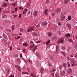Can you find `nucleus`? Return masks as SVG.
<instances>
[{"label": "nucleus", "instance_id": "obj_1", "mask_svg": "<svg viewBox=\"0 0 77 77\" xmlns=\"http://www.w3.org/2000/svg\"><path fill=\"white\" fill-rule=\"evenodd\" d=\"M64 41V38H62L61 39H59V40L58 41L57 44H60V43H62V44H63Z\"/></svg>", "mask_w": 77, "mask_h": 77}, {"label": "nucleus", "instance_id": "obj_2", "mask_svg": "<svg viewBox=\"0 0 77 77\" xmlns=\"http://www.w3.org/2000/svg\"><path fill=\"white\" fill-rule=\"evenodd\" d=\"M35 29V28H34V26H31L27 30V32H30L32 31V30H34Z\"/></svg>", "mask_w": 77, "mask_h": 77}, {"label": "nucleus", "instance_id": "obj_3", "mask_svg": "<svg viewBox=\"0 0 77 77\" xmlns=\"http://www.w3.org/2000/svg\"><path fill=\"white\" fill-rule=\"evenodd\" d=\"M63 15V14L62 13H61V15H60V17H61V20L62 21H63V20H64V19H65V16Z\"/></svg>", "mask_w": 77, "mask_h": 77}, {"label": "nucleus", "instance_id": "obj_4", "mask_svg": "<svg viewBox=\"0 0 77 77\" xmlns=\"http://www.w3.org/2000/svg\"><path fill=\"white\" fill-rule=\"evenodd\" d=\"M67 27L69 30H70L71 29V24L69 23H68L67 24Z\"/></svg>", "mask_w": 77, "mask_h": 77}, {"label": "nucleus", "instance_id": "obj_5", "mask_svg": "<svg viewBox=\"0 0 77 77\" xmlns=\"http://www.w3.org/2000/svg\"><path fill=\"white\" fill-rule=\"evenodd\" d=\"M65 72L64 71L60 73V75L61 76L63 77L65 76Z\"/></svg>", "mask_w": 77, "mask_h": 77}, {"label": "nucleus", "instance_id": "obj_6", "mask_svg": "<svg viewBox=\"0 0 77 77\" xmlns=\"http://www.w3.org/2000/svg\"><path fill=\"white\" fill-rule=\"evenodd\" d=\"M47 22L46 21H44L42 23V26H46V25H47Z\"/></svg>", "mask_w": 77, "mask_h": 77}, {"label": "nucleus", "instance_id": "obj_7", "mask_svg": "<svg viewBox=\"0 0 77 77\" xmlns=\"http://www.w3.org/2000/svg\"><path fill=\"white\" fill-rule=\"evenodd\" d=\"M65 35L66 38H69V37H70V36H71V35L70 34H69V33L65 34Z\"/></svg>", "mask_w": 77, "mask_h": 77}, {"label": "nucleus", "instance_id": "obj_8", "mask_svg": "<svg viewBox=\"0 0 77 77\" xmlns=\"http://www.w3.org/2000/svg\"><path fill=\"white\" fill-rule=\"evenodd\" d=\"M37 14L38 11H34L33 13L34 16V17H36V16L37 15Z\"/></svg>", "mask_w": 77, "mask_h": 77}, {"label": "nucleus", "instance_id": "obj_9", "mask_svg": "<svg viewBox=\"0 0 77 77\" xmlns=\"http://www.w3.org/2000/svg\"><path fill=\"white\" fill-rule=\"evenodd\" d=\"M2 17L3 18H6L7 17V16L5 14H3L2 15Z\"/></svg>", "mask_w": 77, "mask_h": 77}, {"label": "nucleus", "instance_id": "obj_10", "mask_svg": "<svg viewBox=\"0 0 77 77\" xmlns=\"http://www.w3.org/2000/svg\"><path fill=\"white\" fill-rule=\"evenodd\" d=\"M68 72L69 74L72 72V69H71V68H69V69H68Z\"/></svg>", "mask_w": 77, "mask_h": 77}, {"label": "nucleus", "instance_id": "obj_11", "mask_svg": "<svg viewBox=\"0 0 77 77\" xmlns=\"http://www.w3.org/2000/svg\"><path fill=\"white\" fill-rule=\"evenodd\" d=\"M37 48H38L37 46H35V47H34V48L32 49V51L33 52H35V51L36 50V49H37Z\"/></svg>", "mask_w": 77, "mask_h": 77}, {"label": "nucleus", "instance_id": "obj_12", "mask_svg": "<svg viewBox=\"0 0 77 77\" xmlns=\"http://www.w3.org/2000/svg\"><path fill=\"white\" fill-rule=\"evenodd\" d=\"M40 71L41 72H44V69H43V68H42L40 70Z\"/></svg>", "mask_w": 77, "mask_h": 77}, {"label": "nucleus", "instance_id": "obj_13", "mask_svg": "<svg viewBox=\"0 0 77 77\" xmlns=\"http://www.w3.org/2000/svg\"><path fill=\"white\" fill-rule=\"evenodd\" d=\"M31 75L32 77H36V75L33 73H31Z\"/></svg>", "mask_w": 77, "mask_h": 77}, {"label": "nucleus", "instance_id": "obj_14", "mask_svg": "<svg viewBox=\"0 0 77 77\" xmlns=\"http://www.w3.org/2000/svg\"><path fill=\"white\" fill-rule=\"evenodd\" d=\"M32 34L34 36H38V34L36 32H33Z\"/></svg>", "mask_w": 77, "mask_h": 77}, {"label": "nucleus", "instance_id": "obj_15", "mask_svg": "<svg viewBox=\"0 0 77 77\" xmlns=\"http://www.w3.org/2000/svg\"><path fill=\"white\" fill-rule=\"evenodd\" d=\"M63 66L64 67V68H65L66 67V63H63Z\"/></svg>", "mask_w": 77, "mask_h": 77}, {"label": "nucleus", "instance_id": "obj_16", "mask_svg": "<svg viewBox=\"0 0 77 77\" xmlns=\"http://www.w3.org/2000/svg\"><path fill=\"white\" fill-rule=\"evenodd\" d=\"M67 51H69L71 50V47L70 46L68 48H67Z\"/></svg>", "mask_w": 77, "mask_h": 77}, {"label": "nucleus", "instance_id": "obj_17", "mask_svg": "<svg viewBox=\"0 0 77 77\" xmlns=\"http://www.w3.org/2000/svg\"><path fill=\"white\" fill-rule=\"evenodd\" d=\"M23 74H29V73L27 72H22Z\"/></svg>", "mask_w": 77, "mask_h": 77}, {"label": "nucleus", "instance_id": "obj_18", "mask_svg": "<svg viewBox=\"0 0 77 77\" xmlns=\"http://www.w3.org/2000/svg\"><path fill=\"white\" fill-rule=\"evenodd\" d=\"M71 16H68L67 20H71Z\"/></svg>", "mask_w": 77, "mask_h": 77}, {"label": "nucleus", "instance_id": "obj_19", "mask_svg": "<svg viewBox=\"0 0 77 77\" xmlns=\"http://www.w3.org/2000/svg\"><path fill=\"white\" fill-rule=\"evenodd\" d=\"M48 10H46L45 11V14H46V15H47L48 14Z\"/></svg>", "mask_w": 77, "mask_h": 77}, {"label": "nucleus", "instance_id": "obj_20", "mask_svg": "<svg viewBox=\"0 0 77 77\" xmlns=\"http://www.w3.org/2000/svg\"><path fill=\"white\" fill-rule=\"evenodd\" d=\"M27 11V9H24V11H23V14H25V13H26V12Z\"/></svg>", "mask_w": 77, "mask_h": 77}, {"label": "nucleus", "instance_id": "obj_21", "mask_svg": "<svg viewBox=\"0 0 77 77\" xmlns=\"http://www.w3.org/2000/svg\"><path fill=\"white\" fill-rule=\"evenodd\" d=\"M15 66L17 68H18V69H20L21 67H20V66H18L17 65H15Z\"/></svg>", "mask_w": 77, "mask_h": 77}, {"label": "nucleus", "instance_id": "obj_22", "mask_svg": "<svg viewBox=\"0 0 77 77\" xmlns=\"http://www.w3.org/2000/svg\"><path fill=\"white\" fill-rule=\"evenodd\" d=\"M72 63H73L74 64H75V63H76L75 61V60H74V59H73L72 60Z\"/></svg>", "mask_w": 77, "mask_h": 77}, {"label": "nucleus", "instance_id": "obj_23", "mask_svg": "<svg viewBox=\"0 0 77 77\" xmlns=\"http://www.w3.org/2000/svg\"><path fill=\"white\" fill-rule=\"evenodd\" d=\"M75 48L77 50V42H76L75 45Z\"/></svg>", "mask_w": 77, "mask_h": 77}, {"label": "nucleus", "instance_id": "obj_24", "mask_svg": "<svg viewBox=\"0 0 77 77\" xmlns=\"http://www.w3.org/2000/svg\"><path fill=\"white\" fill-rule=\"evenodd\" d=\"M48 35L49 37L50 36H51V32H48Z\"/></svg>", "mask_w": 77, "mask_h": 77}, {"label": "nucleus", "instance_id": "obj_25", "mask_svg": "<svg viewBox=\"0 0 77 77\" xmlns=\"http://www.w3.org/2000/svg\"><path fill=\"white\" fill-rule=\"evenodd\" d=\"M50 40H48V41L46 43V45H48V44H49V43H50Z\"/></svg>", "mask_w": 77, "mask_h": 77}, {"label": "nucleus", "instance_id": "obj_26", "mask_svg": "<svg viewBox=\"0 0 77 77\" xmlns=\"http://www.w3.org/2000/svg\"><path fill=\"white\" fill-rule=\"evenodd\" d=\"M52 38L53 39H57V36H55L54 37H53Z\"/></svg>", "mask_w": 77, "mask_h": 77}, {"label": "nucleus", "instance_id": "obj_27", "mask_svg": "<svg viewBox=\"0 0 77 77\" xmlns=\"http://www.w3.org/2000/svg\"><path fill=\"white\" fill-rule=\"evenodd\" d=\"M23 46H25V47H27V46L28 45H27V44L26 43H23Z\"/></svg>", "mask_w": 77, "mask_h": 77}, {"label": "nucleus", "instance_id": "obj_28", "mask_svg": "<svg viewBox=\"0 0 77 77\" xmlns=\"http://www.w3.org/2000/svg\"><path fill=\"white\" fill-rule=\"evenodd\" d=\"M47 4H48L50 3V0H46Z\"/></svg>", "mask_w": 77, "mask_h": 77}, {"label": "nucleus", "instance_id": "obj_29", "mask_svg": "<svg viewBox=\"0 0 77 77\" xmlns=\"http://www.w3.org/2000/svg\"><path fill=\"white\" fill-rule=\"evenodd\" d=\"M56 52H57V51L58 50V48H59V46H56Z\"/></svg>", "mask_w": 77, "mask_h": 77}, {"label": "nucleus", "instance_id": "obj_30", "mask_svg": "<svg viewBox=\"0 0 77 77\" xmlns=\"http://www.w3.org/2000/svg\"><path fill=\"white\" fill-rule=\"evenodd\" d=\"M15 39H20V36H18V37H17H17H15Z\"/></svg>", "mask_w": 77, "mask_h": 77}, {"label": "nucleus", "instance_id": "obj_31", "mask_svg": "<svg viewBox=\"0 0 77 77\" xmlns=\"http://www.w3.org/2000/svg\"><path fill=\"white\" fill-rule=\"evenodd\" d=\"M61 48L62 50H65V48H64L63 46H62L61 47Z\"/></svg>", "mask_w": 77, "mask_h": 77}, {"label": "nucleus", "instance_id": "obj_32", "mask_svg": "<svg viewBox=\"0 0 77 77\" xmlns=\"http://www.w3.org/2000/svg\"><path fill=\"white\" fill-rule=\"evenodd\" d=\"M18 54H15L14 56V57H18Z\"/></svg>", "mask_w": 77, "mask_h": 77}, {"label": "nucleus", "instance_id": "obj_33", "mask_svg": "<svg viewBox=\"0 0 77 77\" xmlns=\"http://www.w3.org/2000/svg\"><path fill=\"white\" fill-rule=\"evenodd\" d=\"M23 33H26V31H25V29H23L22 31V32Z\"/></svg>", "mask_w": 77, "mask_h": 77}, {"label": "nucleus", "instance_id": "obj_34", "mask_svg": "<svg viewBox=\"0 0 77 77\" xmlns=\"http://www.w3.org/2000/svg\"><path fill=\"white\" fill-rule=\"evenodd\" d=\"M67 65L69 67L70 66V64H69V62H67Z\"/></svg>", "mask_w": 77, "mask_h": 77}, {"label": "nucleus", "instance_id": "obj_35", "mask_svg": "<svg viewBox=\"0 0 77 77\" xmlns=\"http://www.w3.org/2000/svg\"><path fill=\"white\" fill-rule=\"evenodd\" d=\"M30 43L32 45H33L34 44V43H33V41H30Z\"/></svg>", "mask_w": 77, "mask_h": 77}, {"label": "nucleus", "instance_id": "obj_36", "mask_svg": "<svg viewBox=\"0 0 77 77\" xmlns=\"http://www.w3.org/2000/svg\"><path fill=\"white\" fill-rule=\"evenodd\" d=\"M67 41L69 42H72V40L71 39H68Z\"/></svg>", "mask_w": 77, "mask_h": 77}, {"label": "nucleus", "instance_id": "obj_37", "mask_svg": "<svg viewBox=\"0 0 77 77\" xmlns=\"http://www.w3.org/2000/svg\"><path fill=\"white\" fill-rule=\"evenodd\" d=\"M62 54H63L64 56H66V53H65V52H63Z\"/></svg>", "mask_w": 77, "mask_h": 77}, {"label": "nucleus", "instance_id": "obj_38", "mask_svg": "<svg viewBox=\"0 0 77 77\" xmlns=\"http://www.w3.org/2000/svg\"><path fill=\"white\" fill-rule=\"evenodd\" d=\"M64 3L65 4H66V3H68V0H65L64 1Z\"/></svg>", "mask_w": 77, "mask_h": 77}, {"label": "nucleus", "instance_id": "obj_39", "mask_svg": "<svg viewBox=\"0 0 77 77\" xmlns=\"http://www.w3.org/2000/svg\"><path fill=\"white\" fill-rule=\"evenodd\" d=\"M17 60L18 62H20V60L19 58H17Z\"/></svg>", "mask_w": 77, "mask_h": 77}, {"label": "nucleus", "instance_id": "obj_40", "mask_svg": "<svg viewBox=\"0 0 77 77\" xmlns=\"http://www.w3.org/2000/svg\"><path fill=\"white\" fill-rule=\"evenodd\" d=\"M18 8L19 9H22V10H23V8H22L21 7H19Z\"/></svg>", "mask_w": 77, "mask_h": 77}, {"label": "nucleus", "instance_id": "obj_41", "mask_svg": "<svg viewBox=\"0 0 77 77\" xmlns=\"http://www.w3.org/2000/svg\"><path fill=\"white\" fill-rule=\"evenodd\" d=\"M21 15H22V14H19L20 18H21Z\"/></svg>", "mask_w": 77, "mask_h": 77}, {"label": "nucleus", "instance_id": "obj_42", "mask_svg": "<svg viewBox=\"0 0 77 77\" xmlns=\"http://www.w3.org/2000/svg\"><path fill=\"white\" fill-rule=\"evenodd\" d=\"M7 6V5L6 4V3H5L4 4V5H3V6Z\"/></svg>", "mask_w": 77, "mask_h": 77}, {"label": "nucleus", "instance_id": "obj_43", "mask_svg": "<svg viewBox=\"0 0 77 77\" xmlns=\"http://www.w3.org/2000/svg\"><path fill=\"white\" fill-rule=\"evenodd\" d=\"M23 30V29L20 28V32H22Z\"/></svg>", "mask_w": 77, "mask_h": 77}, {"label": "nucleus", "instance_id": "obj_44", "mask_svg": "<svg viewBox=\"0 0 77 77\" xmlns=\"http://www.w3.org/2000/svg\"><path fill=\"white\" fill-rule=\"evenodd\" d=\"M54 71H55V68H53L52 69V72H54Z\"/></svg>", "mask_w": 77, "mask_h": 77}, {"label": "nucleus", "instance_id": "obj_45", "mask_svg": "<svg viewBox=\"0 0 77 77\" xmlns=\"http://www.w3.org/2000/svg\"><path fill=\"white\" fill-rule=\"evenodd\" d=\"M41 42L40 41H38L36 42V44L40 43Z\"/></svg>", "mask_w": 77, "mask_h": 77}, {"label": "nucleus", "instance_id": "obj_46", "mask_svg": "<svg viewBox=\"0 0 77 77\" xmlns=\"http://www.w3.org/2000/svg\"><path fill=\"white\" fill-rule=\"evenodd\" d=\"M54 15H55V14L54 13H52V16H54Z\"/></svg>", "mask_w": 77, "mask_h": 77}, {"label": "nucleus", "instance_id": "obj_47", "mask_svg": "<svg viewBox=\"0 0 77 77\" xmlns=\"http://www.w3.org/2000/svg\"><path fill=\"white\" fill-rule=\"evenodd\" d=\"M8 73H9V72H10V69H8Z\"/></svg>", "mask_w": 77, "mask_h": 77}, {"label": "nucleus", "instance_id": "obj_48", "mask_svg": "<svg viewBox=\"0 0 77 77\" xmlns=\"http://www.w3.org/2000/svg\"><path fill=\"white\" fill-rule=\"evenodd\" d=\"M75 58H77V54L75 55Z\"/></svg>", "mask_w": 77, "mask_h": 77}, {"label": "nucleus", "instance_id": "obj_49", "mask_svg": "<svg viewBox=\"0 0 77 77\" xmlns=\"http://www.w3.org/2000/svg\"><path fill=\"white\" fill-rule=\"evenodd\" d=\"M30 48H33V47H34V45H33V46L30 45Z\"/></svg>", "mask_w": 77, "mask_h": 77}, {"label": "nucleus", "instance_id": "obj_50", "mask_svg": "<svg viewBox=\"0 0 77 77\" xmlns=\"http://www.w3.org/2000/svg\"><path fill=\"white\" fill-rule=\"evenodd\" d=\"M4 37L6 39H8V37H7V36H4Z\"/></svg>", "mask_w": 77, "mask_h": 77}, {"label": "nucleus", "instance_id": "obj_51", "mask_svg": "<svg viewBox=\"0 0 77 77\" xmlns=\"http://www.w3.org/2000/svg\"><path fill=\"white\" fill-rule=\"evenodd\" d=\"M12 47L11 46L10 48V51L12 50Z\"/></svg>", "mask_w": 77, "mask_h": 77}, {"label": "nucleus", "instance_id": "obj_52", "mask_svg": "<svg viewBox=\"0 0 77 77\" xmlns=\"http://www.w3.org/2000/svg\"><path fill=\"white\" fill-rule=\"evenodd\" d=\"M20 56L21 58H23V56H22V55H21V54H20Z\"/></svg>", "mask_w": 77, "mask_h": 77}, {"label": "nucleus", "instance_id": "obj_53", "mask_svg": "<svg viewBox=\"0 0 77 77\" xmlns=\"http://www.w3.org/2000/svg\"><path fill=\"white\" fill-rule=\"evenodd\" d=\"M67 60H70L69 58V57H67Z\"/></svg>", "mask_w": 77, "mask_h": 77}, {"label": "nucleus", "instance_id": "obj_54", "mask_svg": "<svg viewBox=\"0 0 77 77\" xmlns=\"http://www.w3.org/2000/svg\"><path fill=\"white\" fill-rule=\"evenodd\" d=\"M6 31H7V32H9L10 31V30L8 29H6Z\"/></svg>", "mask_w": 77, "mask_h": 77}, {"label": "nucleus", "instance_id": "obj_55", "mask_svg": "<svg viewBox=\"0 0 77 77\" xmlns=\"http://www.w3.org/2000/svg\"><path fill=\"white\" fill-rule=\"evenodd\" d=\"M23 52H24V53H25V50L24 49V48H23Z\"/></svg>", "mask_w": 77, "mask_h": 77}, {"label": "nucleus", "instance_id": "obj_56", "mask_svg": "<svg viewBox=\"0 0 77 77\" xmlns=\"http://www.w3.org/2000/svg\"><path fill=\"white\" fill-rule=\"evenodd\" d=\"M60 9H58V10H57L56 11L57 12H58V11H60Z\"/></svg>", "mask_w": 77, "mask_h": 77}, {"label": "nucleus", "instance_id": "obj_57", "mask_svg": "<svg viewBox=\"0 0 77 77\" xmlns=\"http://www.w3.org/2000/svg\"><path fill=\"white\" fill-rule=\"evenodd\" d=\"M30 11H29V12H28V13L27 14L28 15H29V14H30Z\"/></svg>", "mask_w": 77, "mask_h": 77}, {"label": "nucleus", "instance_id": "obj_58", "mask_svg": "<svg viewBox=\"0 0 77 77\" xmlns=\"http://www.w3.org/2000/svg\"><path fill=\"white\" fill-rule=\"evenodd\" d=\"M58 25H59V26H60V22L58 23Z\"/></svg>", "mask_w": 77, "mask_h": 77}, {"label": "nucleus", "instance_id": "obj_59", "mask_svg": "<svg viewBox=\"0 0 77 77\" xmlns=\"http://www.w3.org/2000/svg\"><path fill=\"white\" fill-rule=\"evenodd\" d=\"M75 39H77V35H76L75 36Z\"/></svg>", "mask_w": 77, "mask_h": 77}, {"label": "nucleus", "instance_id": "obj_60", "mask_svg": "<svg viewBox=\"0 0 77 77\" xmlns=\"http://www.w3.org/2000/svg\"><path fill=\"white\" fill-rule=\"evenodd\" d=\"M17 50H20V48H17Z\"/></svg>", "mask_w": 77, "mask_h": 77}, {"label": "nucleus", "instance_id": "obj_61", "mask_svg": "<svg viewBox=\"0 0 77 77\" xmlns=\"http://www.w3.org/2000/svg\"><path fill=\"white\" fill-rule=\"evenodd\" d=\"M16 11H17V8H16L15 9Z\"/></svg>", "mask_w": 77, "mask_h": 77}, {"label": "nucleus", "instance_id": "obj_62", "mask_svg": "<svg viewBox=\"0 0 77 77\" xmlns=\"http://www.w3.org/2000/svg\"><path fill=\"white\" fill-rule=\"evenodd\" d=\"M54 73H52V75H51L52 76H53L54 75Z\"/></svg>", "mask_w": 77, "mask_h": 77}, {"label": "nucleus", "instance_id": "obj_63", "mask_svg": "<svg viewBox=\"0 0 77 77\" xmlns=\"http://www.w3.org/2000/svg\"><path fill=\"white\" fill-rule=\"evenodd\" d=\"M9 77H14V75H12L9 76Z\"/></svg>", "mask_w": 77, "mask_h": 77}, {"label": "nucleus", "instance_id": "obj_64", "mask_svg": "<svg viewBox=\"0 0 77 77\" xmlns=\"http://www.w3.org/2000/svg\"><path fill=\"white\" fill-rule=\"evenodd\" d=\"M70 57H73V55H70Z\"/></svg>", "mask_w": 77, "mask_h": 77}]
</instances>
